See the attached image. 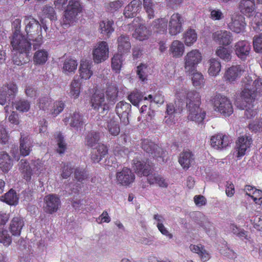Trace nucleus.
Here are the masks:
<instances>
[{
    "label": "nucleus",
    "mask_w": 262,
    "mask_h": 262,
    "mask_svg": "<svg viewBox=\"0 0 262 262\" xmlns=\"http://www.w3.org/2000/svg\"><path fill=\"white\" fill-rule=\"evenodd\" d=\"M10 43L13 50L19 53L13 57V61L16 65L20 66L29 61V54L32 44L30 41L21 33L14 32L10 38Z\"/></svg>",
    "instance_id": "nucleus-1"
},
{
    "label": "nucleus",
    "mask_w": 262,
    "mask_h": 262,
    "mask_svg": "<svg viewBox=\"0 0 262 262\" xmlns=\"http://www.w3.org/2000/svg\"><path fill=\"white\" fill-rule=\"evenodd\" d=\"M55 0L54 2L55 8L57 10H62L67 7L63 12L61 25L63 27H68L74 23L77 15L81 12L82 6L78 0Z\"/></svg>",
    "instance_id": "nucleus-2"
},
{
    "label": "nucleus",
    "mask_w": 262,
    "mask_h": 262,
    "mask_svg": "<svg viewBox=\"0 0 262 262\" xmlns=\"http://www.w3.org/2000/svg\"><path fill=\"white\" fill-rule=\"evenodd\" d=\"M186 104L188 111V119L198 123L202 122L206 113L200 107L201 96L196 91H188L185 93Z\"/></svg>",
    "instance_id": "nucleus-3"
},
{
    "label": "nucleus",
    "mask_w": 262,
    "mask_h": 262,
    "mask_svg": "<svg viewBox=\"0 0 262 262\" xmlns=\"http://www.w3.org/2000/svg\"><path fill=\"white\" fill-rule=\"evenodd\" d=\"M24 23L27 37L32 41L33 47L36 50L42 44V26L32 16H25Z\"/></svg>",
    "instance_id": "nucleus-4"
},
{
    "label": "nucleus",
    "mask_w": 262,
    "mask_h": 262,
    "mask_svg": "<svg viewBox=\"0 0 262 262\" xmlns=\"http://www.w3.org/2000/svg\"><path fill=\"white\" fill-rule=\"evenodd\" d=\"M214 110L224 116H229L233 112L232 102L225 96L216 94L211 100Z\"/></svg>",
    "instance_id": "nucleus-5"
},
{
    "label": "nucleus",
    "mask_w": 262,
    "mask_h": 262,
    "mask_svg": "<svg viewBox=\"0 0 262 262\" xmlns=\"http://www.w3.org/2000/svg\"><path fill=\"white\" fill-rule=\"evenodd\" d=\"M19 169L23 174L24 179L30 181L33 174L39 175L42 170L43 164L39 160H32L29 163L26 160L20 162Z\"/></svg>",
    "instance_id": "nucleus-6"
},
{
    "label": "nucleus",
    "mask_w": 262,
    "mask_h": 262,
    "mask_svg": "<svg viewBox=\"0 0 262 262\" xmlns=\"http://www.w3.org/2000/svg\"><path fill=\"white\" fill-rule=\"evenodd\" d=\"M202 60V55L198 50H192L184 57V70L187 73L196 71V66Z\"/></svg>",
    "instance_id": "nucleus-7"
},
{
    "label": "nucleus",
    "mask_w": 262,
    "mask_h": 262,
    "mask_svg": "<svg viewBox=\"0 0 262 262\" xmlns=\"http://www.w3.org/2000/svg\"><path fill=\"white\" fill-rule=\"evenodd\" d=\"M262 95V79H257L253 81L250 88L245 85L241 93V96L245 100L254 101L256 97Z\"/></svg>",
    "instance_id": "nucleus-8"
},
{
    "label": "nucleus",
    "mask_w": 262,
    "mask_h": 262,
    "mask_svg": "<svg viewBox=\"0 0 262 262\" xmlns=\"http://www.w3.org/2000/svg\"><path fill=\"white\" fill-rule=\"evenodd\" d=\"M93 59L95 63H100L105 61L109 57V46L104 41H100L93 48Z\"/></svg>",
    "instance_id": "nucleus-9"
},
{
    "label": "nucleus",
    "mask_w": 262,
    "mask_h": 262,
    "mask_svg": "<svg viewBox=\"0 0 262 262\" xmlns=\"http://www.w3.org/2000/svg\"><path fill=\"white\" fill-rule=\"evenodd\" d=\"M133 168L138 176H147L152 172V166L148 159L136 158L133 162Z\"/></svg>",
    "instance_id": "nucleus-10"
},
{
    "label": "nucleus",
    "mask_w": 262,
    "mask_h": 262,
    "mask_svg": "<svg viewBox=\"0 0 262 262\" xmlns=\"http://www.w3.org/2000/svg\"><path fill=\"white\" fill-rule=\"evenodd\" d=\"M17 93V86L13 82L3 85L0 88V104L5 105L7 101H10Z\"/></svg>",
    "instance_id": "nucleus-11"
},
{
    "label": "nucleus",
    "mask_w": 262,
    "mask_h": 262,
    "mask_svg": "<svg viewBox=\"0 0 262 262\" xmlns=\"http://www.w3.org/2000/svg\"><path fill=\"white\" fill-rule=\"evenodd\" d=\"M43 209L47 213L56 212L61 205L60 198L56 194H49L44 198Z\"/></svg>",
    "instance_id": "nucleus-12"
},
{
    "label": "nucleus",
    "mask_w": 262,
    "mask_h": 262,
    "mask_svg": "<svg viewBox=\"0 0 262 262\" xmlns=\"http://www.w3.org/2000/svg\"><path fill=\"white\" fill-rule=\"evenodd\" d=\"M233 50L241 60L245 61L250 56L251 47L248 41L241 40L234 43Z\"/></svg>",
    "instance_id": "nucleus-13"
},
{
    "label": "nucleus",
    "mask_w": 262,
    "mask_h": 262,
    "mask_svg": "<svg viewBox=\"0 0 262 262\" xmlns=\"http://www.w3.org/2000/svg\"><path fill=\"white\" fill-rule=\"evenodd\" d=\"M184 18L179 13H174L170 17L168 23L169 33L171 35H176L183 31Z\"/></svg>",
    "instance_id": "nucleus-14"
},
{
    "label": "nucleus",
    "mask_w": 262,
    "mask_h": 262,
    "mask_svg": "<svg viewBox=\"0 0 262 262\" xmlns=\"http://www.w3.org/2000/svg\"><path fill=\"white\" fill-rule=\"evenodd\" d=\"M63 121L66 125L69 124L76 130L81 129L85 124L83 115L79 112H75L69 116H66Z\"/></svg>",
    "instance_id": "nucleus-15"
},
{
    "label": "nucleus",
    "mask_w": 262,
    "mask_h": 262,
    "mask_svg": "<svg viewBox=\"0 0 262 262\" xmlns=\"http://www.w3.org/2000/svg\"><path fill=\"white\" fill-rule=\"evenodd\" d=\"M244 72L241 65H233L228 68L225 71L223 78L225 81L230 83L236 81Z\"/></svg>",
    "instance_id": "nucleus-16"
},
{
    "label": "nucleus",
    "mask_w": 262,
    "mask_h": 262,
    "mask_svg": "<svg viewBox=\"0 0 262 262\" xmlns=\"http://www.w3.org/2000/svg\"><path fill=\"white\" fill-rule=\"evenodd\" d=\"M116 179L118 184L128 186L135 180V175L129 168L124 167L120 171L117 172Z\"/></svg>",
    "instance_id": "nucleus-17"
},
{
    "label": "nucleus",
    "mask_w": 262,
    "mask_h": 262,
    "mask_svg": "<svg viewBox=\"0 0 262 262\" xmlns=\"http://www.w3.org/2000/svg\"><path fill=\"white\" fill-rule=\"evenodd\" d=\"M212 39L216 43L222 45L221 46H227L232 42L233 36L229 31L219 30L212 33Z\"/></svg>",
    "instance_id": "nucleus-18"
},
{
    "label": "nucleus",
    "mask_w": 262,
    "mask_h": 262,
    "mask_svg": "<svg viewBox=\"0 0 262 262\" xmlns=\"http://www.w3.org/2000/svg\"><path fill=\"white\" fill-rule=\"evenodd\" d=\"M246 23L245 18L241 14H235L231 16V22L228 24L229 29L236 33L244 32Z\"/></svg>",
    "instance_id": "nucleus-19"
},
{
    "label": "nucleus",
    "mask_w": 262,
    "mask_h": 262,
    "mask_svg": "<svg viewBox=\"0 0 262 262\" xmlns=\"http://www.w3.org/2000/svg\"><path fill=\"white\" fill-rule=\"evenodd\" d=\"M133 26L136 27L135 31L133 35L134 37L140 41L147 39L148 31L147 28L142 23V20L139 17L134 18Z\"/></svg>",
    "instance_id": "nucleus-20"
},
{
    "label": "nucleus",
    "mask_w": 262,
    "mask_h": 262,
    "mask_svg": "<svg viewBox=\"0 0 262 262\" xmlns=\"http://www.w3.org/2000/svg\"><path fill=\"white\" fill-rule=\"evenodd\" d=\"M141 147L145 151L150 154L154 158L161 157L164 154L161 147L148 139L142 140Z\"/></svg>",
    "instance_id": "nucleus-21"
},
{
    "label": "nucleus",
    "mask_w": 262,
    "mask_h": 262,
    "mask_svg": "<svg viewBox=\"0 0 262 262\" xmlns=\"http://www.w3.org/2000/svg\"><path fill=\"white\" fill-rule=\"evenodd\" d=\"M131 107L130 104L123 101L119 102L116 106L117 114L125 125L128 123V115L131 111Z\"/></svg>",
    "instance_id": "nucleus-22"
},
{
    "label": "nucleus",
    "mask_w": 262,
    "mask_h": 262,
    "mask_svg": "<svg viewBox=\"0 0 262 262\" xmlns=\"http://www.w3.org/2000/svg\"><path fill=\"white\" fill-rule=\"evenodd\" d=\"M210 142L211 146L216 149H222L230 143L229 136L222 133L212 136Z\"/></svg>",
    "instance_id": "nucleus-23"
},
{
    "label": "nucleus",
    "mask_w": 262,
    "mask_h": 262,
    "mask_svg": "<svg viewBox=\"0 0 262 262\" xmlns=\"http://www.w3.org/2000/svg\"><path fill=\"white\" fill-rule=\"evenodd\" d=\"M178 162L184 170H188L194 162V155L189 150H184L179 155Z\"/></svg>",
    "instance_id": "nucleus-24"
},
{
    "label": "nucleus",
    "mask_w": 262,
    "mask_h": 262,
    "mask_svg": "<svg viewBox=\"0 0 262 262\" xmlns=\"http://www.w3.org/2000/svg\"><path fill=\"white\" fill-rule=\"evenodd\" d=\"M252 143V139L248 136H241L238 138L236 144L237 157H242L245 155L248 148L250 147Z\"/></svg>",
    "instance_id": "nucleus-25"
},
{
    "label": "nucleus",
    "mask_w": 262,
    "mask_h": 262,
    "mask_svg": "<svg viewBox=\"0 0 262 262\" xmlns=\"http://www.w3.org/2000/svg\"><path fill=\"white\" fill-rule=\"evenodd\" d=\"M92 62L87 60H81L80 63L79 73L82 79H90L93 74L92 71Z\"/></svg>",
    "instance_id": "nucleus-26"
},
{
    "label": "nucleus",
    "mask_w": 262,
    "mask_h": 262,
    "mask_svg": "<svg viewBox=\"0 0 262 262\" xmlns=\"http://www.w3.org/2000/svg\"><path fill=\"white\" fill-rule=\"evenodd\" d=\"M141 0H133L125 8L124 15L126 17L132 18L136 16L137 12L141 9Z\"/></svg>",
    "instance_id": "nucleus-27"
},
{
    "label": "nucleus",
    "mask_w": 262,
    "mask_h": 262,
    "mask_svg": "<svg viewBox=\"0 0 262 262\" xmlns=\"http://www.w3.org/2000/svg\"><path fill=\"white\" fill-rule=\"evenodd\" d=\"M131 45L127 35H121L118 37V53L121 55L130 52Z\"/></svg>",
    "instance_id": "nucleus-28"
},
{
    "label": "nucleus",
    "mask_w": 262,
    "mask_h": 262,
    "mask_svg": "<svg viewBox=\"0 0 262 262\" xmlns=\"http://www.w3.org/2000/svg\"><path fill=\"white\" fill-rule=\"evenodd\" d=\"M104 95L103 93L94 94L91 99V106L95 110H98L99 107L103 106V110H108V106L104 103Z\"/></svg>",
    "instance_id": "nucleus-29"
},
{
    "label": "nucleus",
    "mask_w": 262,
    "mask_h": 262,
    "mask_svg": "<svg viewBox=\"0 0 262 262\" xmlns=\"http://www.w3.org/2000/svg\"><path fill=\"white\" fill-rule=\"evenodd\" d=\"M107 153V146L103 144H98L96 149H94L91 152V160L93 163H99Z\"/></svg>",
    "instance_id": "nucleus-30"
},
{
    "label": "nucleus",
    "mask_w": 262,
    "mask_h": 262,
    "mask_svg": "<svg viewBox=\"0 0 262 262\" xmlns=\"http://www.w3.org/2000/svg\"><path fill=\"white\" fill-rule=\"evenodd\" d=\"M24 226V222L21 217L15 216L10 222L9 229L14 235H19Z\"/></svg>",
    "instance_id": "nucleus-31"
},
{
    "label": "nucleus",
    "mask_w": 262,
    "mask_h": 262,
    "mask_svg": "<svg viewBox=\"0 0 262 262\" xmlns=\"http://www.w3.org/2000/svg\"><path fill=\"white\" fill-rule=\"evenodd\" d=\"M19 150L21 155L26 156L29 155L31 151V143L29 139V136H24L23 133H20Z\"/></svg>",
    "instance_id": "nucleus-32"
},
{
    "label": "nucleus",
    "mask_w": 262,
    "mask_h": 262,
    "mask_svg": "<svg viewBox=\"0 0 262 262\" xmlns=\"http://www.w3.org/2000/svg\"><path fill=\"white\" fill-rule=\"evenodd\" d=\"M168 20L165 18H160L156 19L151 26L154 31L158 33L165 34L167 32Z\"/></svg>",
    "instance_id": "nucleus-33"
},
{
    "label": "nucleus",
    "mask_w": 262,
    "mask_h": 262,
    "mask_svg": "<svg viewBox=\"0 0 262 262\" xmlns=\"http://www.w3.org/2000/svg\"><path fill=\"white\" fill-rule=\"evenodd\" d=\"M239 8L242 14L250 16L255 10L254 0H242L239 5Z\"/></svg>",
    "instance_id": "nucleus-34"
},
{
    "label": "nucleus",
    "mask_w": 262,
    "mask_h": 262,
    "mask_svg": "<svg viewBox=\"0 0 262 262\" xmlns=\"http://www.w3.org/2000/svg\"><path fill=\"white\" fill-rule=\"evenodd\" d=\"M169 52L174 57H181L185 52V46L180 41L174 40L170 47Z\"/></svg>",
    "instance_id": "nucleus-35"
},
{
    "label": "nucleus",
    "mask_w": 262,
    "mask_h": 262,
    "mask_svg": "<svg viewBox=\"0 0 262 262\" xmlns=\"http://www.w3.org/2000/svg\"><path fill=\"white\" fill-rule=\"evenodd\" d=\"M13 165L10 156L6 152L0 153V168L4 172L9 171Z\"/></svg>",
    "instance_id": "nucleus-36"
},
{
    "label": "nucleus",
    "mask_w": 262,
    "mask_h": 262,
    "mask_svg": "<svg viewBox=\"0 0 262 262\" xmlns=\"http://www.w3.org/2000/svg\"><path fill=\"white\" fill-rule=\"evenodd\" d=\"M1 200L10 205H16L18 203L19 198L15 190L11 189L2 196Z\"/></svg>",
    "instance_id": "nucleus-37"
},
{
    "label": "nucleus",
    "mask_w": 262,
    "mask_h": 262,
    "mask_svg": "<svg viewBox=\"0 0 262 262\" xmlns=\"http://www.w3.org/2000/svg\"><path fill=\"white\" fill-rule=\"evenodd\" d=\"M254 101H252L250 100L249 101H246L244 99L243 106L241 107V109L243 110H245L244 113L245 117L248 119H251V118H253L257 114V111L256 109H253L254 105L253 103Z\"/></svg>",
    "instance_id": "nucleus-38"
},
{
    "label": "nucleus",
    "mask_w": 262,
    "mask_h": 262,
    "mask_svg": "<svg viewBox=\"0 0 262 262\" xmlns=\"http://www.w3.org/2000/svg\"><path fill=\"white\" fill-rule=\"evenodd\" d=\"M147 177V182L150 185L157 184L160 187H167V183L162 176L157 173L152 174L150 173Z\"/></svg>",
    "instance_id": "nucleus-39"
},
{
    "label": "nucleus",
    "mask_w": 262,
    "mask_h": 262,
    "mask_svg": "<svg viewBox=\"0 0 262 262\" xmlns=\"http://www.w3.org/2000/svg\"><path fill=\"white\" fill-rule=\"evenodd\" d=\"M208 63V74L212 76H216L219 74L221 71L222 64L221 62L216 58H211Z\"/></svg>",
    "instance_id": "nucleus-40"
},
{
    "label": "nucleus",
    "mask_w": 262,
    "mask_h": 262,
    "mask_svg": "<svg viewBox=\"0 0 262 262\" xmlns=\"http://www.w3.org/2000/svg\"><path fill=\"white\" fill-rule=\"evenodd\" d=\"M100 141V133L90 131L88 132L85 137V144L89 147H93L98 143Z\"/></svg>",
    "instance_id": "nucleus-41"
},
{
    "label": "nucleus",
    "mask_w": 262,
    "mask_h": 262,
    "mask_svg": "<svg viewBox=\"0 0 262 262\" xmlns=\"http://www.w3.org/2000/svg\"><path fill=\"white\" fill-rule=\"evenodd\" d=\"M216 55L223 60L228 62L232 59V51L224 46H219L215 51Z\"/></svg>",
    "instance_id": "nucleus-42"
},
{
    "label": "nucleus",
    "mask_w": 262,
    "mask_h": 262,
    "mask_svg": "<svg viewBox=\"0 0 262 262\" xmlns=\"http://www.w3.org/2000/svg\"><path fill=\"white\" fill-rule=\"evenodd\" d=\"M190 249L192 252L198 254L203 262L210 259V254L204 249L203 246L191 244L190 246Z\"/></svg>",
    "instance_id": "nucleus-43"
},
{
    "label": "nucleus",
    "mask_w": 262,
    "mask_h": 262,
    "mask_svg": "<svg viewBox=\"0 0 262 262\" xmlns=\"http://www.w3.org/2000/svg\"><path fill=\"white\" fill-rule=\"evenodd\" d=\"M106 99L109 102H115L118 97V88L115 84H108L106 91Z\"/></svg>",
    "instance_id": "nucleus-44"
},
{
    "label": "nucleus",
    "mask_w": 262,
    "mask_h": 262,
    "mask_svg": "<svg viewBox=\"0 0 262 262\" xmlns=\"http://www.w3.org/2000/svg\"><path fill=\"white\" fill-rule=\"evenodd\" d=\"M198 36L194 29H188L183 34L184 43L187 46H190L197 40Z\"/></svg>",
    "instance_id": "nucleus-45"
},
{
    "label": "nucleus",
    "mask_w": 262,
    "mask_h": 262,
    "mask_svg": "<svg viewBox=\"0 0 262 262\" xmlns=\"http://www.w3.org/2000/svg\"><path fill=\"white\" fill-rule=\"evenodd\" d=\"M113 21L103 20L100 22L99 27L101 33L109 37L110 35L114 31V29L113 27Z\"/></svg>",
    "instance_id": "nucleus-46"
},
{
    "label": "nucleus",
    "mask_w": 262,
    "mask_h": 262,
    "mask_svg": "<svg viewBox=\"0 0 262 262\" xmlns=\"http://www.w3.org/2000/svg\"><path fill=\"white\" fill-rule=\"evenodd\" d=\"M48 53L44 50H39L36 52L33 56V61L36 64H43L47 61Z\"/></svg>",
    "instance_id": "nucleus-47"
},
{
    "label": "nucleus",
    "mask_w": 262,
    "mask_h": 262,
    "mask_svg": "<svg viewBox=\"0 0 262 262\" xmlns=\"http://www.w3.org/2000/svg\"><path fill=\"white\" fill-rule=\"evenodd\" d=\"M251 26L256 32L262 31V14L257 12L252 17L251 21Z\"/></svg>",
    "instance_id": "nucleus-48"
},
{
    "label": "nucleus",
    "mask_w": 262,
    "mask_h": 262,
    "mask_svg": "<svg viewBox=\"0 0 262 262\" xmlns=\"http://www.w3.org/2000/svg\"><path fill=\"white\" fill-rule=\"evenodd\" d=\"M77 62L76 60L68 58L66 59L63 64L62 70L64 72L74 73L77 69Z\"/></svg>",
    "instance_id": "nucleus-49"
},
{
    "label": "nucleus",
    "mask_w": 262,
    "mask_h": 262,
    "mask_svg": "<svg viewBox=\"0 0 262 262\" xmlns=\"http://www.w3.org/2000/svg\"><path fill=\"white\" fill-rule=\"evenodd\" d=\"M122 55L117 53L114 55L112 58V69L116 73H119L122 64Z\"/></svg>",
    "instance_id": "nucleus-50"
},
{
    "label": "nucleus",
    "mask_w": 262,
    "mask_h": 262,
    "mask_svg": "<svg viewBox=\"0 0 262 262\" xmlns=\"http://www.w3.org/2000/svg\"><path fill=\"white\" fill-rule=\"evenodd\" d=\"M192 75V85L195 87H202L204 85L205 79L201 73L196 71L191 73H188Z\"/></svg>",
    "instance_id": "nucleus-51"
},
{
    "label": "nucleus",
    "mask_w": 262,
    "mask_h": 262,
    "mask_svg": "<svg viewBox=\"0 0 262 262\" xmlns=\"http://www.w3.org/2000/svg\"><path fill=\"white\" fill-rule=\"evenodd\" d=\"M178 104L177 109L175 108L174 104L172 103L167 104L166 105V113L168 115H172L175 113H181L183 111V108L185 105L184 102L180 100L175 101V105Z\"/></svg>",
    "instance_id": "nucleus-52"
},
{
    "label": "nucleus",
    "mask_w": 262,
    "mask_h": 262,
    "mask_svg": "<svg viewBox=\"0 0 262 262\" xmlns=\"http://www.w3.org/2000/svg\"><path fill=\"white\" fill-rule=\"evenodd\" d=\"M80 83L78 79H74L71 83V96L74 99H77L80 93Z\"/></svg>",
    "instance_id": "nucleus-53"
},
{
    "label": "nucleus",
    "mask_w": 262,
    "mask_h": 262,
    "mask_svg": "<svg viewBox=\"0 0 262 262\" xmlns=\"http://www.w3.org/2000/svg\"><path fill=\"white\" fill-rule=\"evenodd\" d=\"M143 7L148 17L150 19L155 17V11L154 10V4L152 0H143Z\"/></svg>",
    "instance_id": "nucleus-54"
},
{
    "label": "nucleus",
    "mask_w": 262,
    "mask_h": 262,
    "mask_svg": "<svg viewBox=\"0 0 262 262\" xmlns=\"http://www.w3.org/2000/svg\"><path fill=\"white\" fill-rule=\"evenodd\" d=\"M107 130L108 133L112 136H116L120 133V126L118 122L111 120L107 124Z\"/></svg>",
    "instance_id": "nucleus-55"
},
{
    "label": "nucleus",
    "mask_w": 262,
    "mask_h": 262,
    "mask_svg": "<svg viewBox=\"0 0 262 262\" xmlns=\"http://www.w3.org/2000/svg\"><path fill=\"white\" fill-rule=\"evenodd\" d=\"M14 105L16 110L20 112H27L30 109V102L25 100H19Z\"/></svg>",
    "instance_id": "nucleus-56"
},
{
    "label": "nucleus",
    "mask_w": 262,
    "mask_h": 262,
    "mask_svg": "<svg viewBox=\"0 0 262 262\" xmlns=\"http://www.w3.org/2000/svg\"><path fill=\"white\" fill-rule=\"evenodd\" d=\"M144 100H148L150 103L162 104L164 102V97L161 94L158 93L155 95L149 94L147 96L144 97Z\"/></svg>",
    "instance_id": "nucleus-57"
},
{
    "label": "nucleus",
    "mask_w": 262,
    "mask_h": 262,
    "mask_svg": "<svg viewBox=\"0 0 262 262\" xmlns=\"http://www.w3.org/2000/svg\"><path fill=\"white\" fill-rule=\"evenodd\" d=\"M127 99L133 105L136 106L143 99H144V97L141 93L134 92L128 95Z\"/></svg>",
    "instance_id": "nucleus-58"
},
{
    "label": "nucleus",
    "mask_w": 262,
    "mask_h": 262,
    "mask_svg": "<svg viewBox=\"0 0 262 262\" xmlns=\"http://www.w3.org/2000/svg\"><path fill=\"white\" fill-rule=\"evenodd\" d=\"M0 243L4 246H9L12 243V237L6 230L0 231Z\"/></svg>",
    "instance_id": "nucleus-59"
},
{
    "label": "nucleus",
    "mask_w": 262,
    "mask_h": 262,
    "mask_svg": "<svg viewBox=\"0 0 262 262\" xmlns=\"http://www.w3.org/2000/svg\"><path fill=\"white\" fill-rule=\"evenodd\" d=\"M253 47L255 52L262 53V33L258 35L254 36Z\"/></svg>",
    "instance_id": "nucleus-60"
},
{
    "label": "nucleus",
    "mask_w": 262,
    "mask_h": 262,
    "mask_svg": "<svg viewBox=\"0 0 262 262\" xmlns=\"http://www.w3.org/2000/svg\"><path fill=\"white\" fill-rule=\"evenodd\" d=\"M42 12L44 15L49 18L51 20H55L57 19L56 13L53 7L46 5L43 7Z\"/></svg>",
    "instance_id": "nucleus-61"
},
{
    "label": "nucleus",
    "mask_w": 262,
    "mask_h": 262,
    "mask_svg": "<svg viewBox=\"0 0 262 262\" xmlns=\"http://www.w3.org/2000/svg\"><path fill=\"white\" fill-rule=\"evenodd\" d=\"M74 177L77 181L82 182L88 178L86 171L85 169H80V168H77L74 172Z\"/></svg>",
    "instance_id": "nucleus-62"
},
{
    "label": "nucleus",
    "mask_w": 262,
    "mask_h": 262,
    "mask_svg": "<svg viewBox=\"0 0 262 262\" xmlns=\"http://www.w3.org/2000/svg\"><path fill=\"white\" fill-rule=\"evenodd\" d=\"M52 102V99L50 97H42L39 101L38 106L40 110L45 111L48 109L49 106Z\"/></svg>",
    "instance_id": "nucleus-63"
},
{
    "label": "nucleus",
    "mask_w": 262,
    "mask_h": 262,
    "mask_svg": "<svg viewBox=\"0 0 262 262\" xmlns=\"http://www.w3.org/2000/svg\"><path fill=\"white\" fill-rule=\"evenodd\" d=\"M210 12V17L212 20H221L224 17L223 12L219 9H210L209 10Z\"/></svg>",
    "instance_id": "nucleus-64"
}]
</instances>
